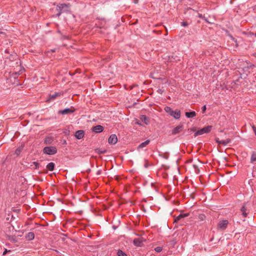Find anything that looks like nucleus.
<instances>
[{
  "label": "nucleus",
  "instance_id": "obj_1",
  "mask_svg": "<svg viewBox=\"0 0 256 256\" xmlns=\"http://www.w3.org/2000/svg\"><path fill=\"white\" fill-rule=\"evenodd\" d=\"M164 110L169 115L176 120L179 119L180 117V111L178 110H173L170 107L167 106L164 108Z\"/></svg>",
  "mask_w": 256,
  "mask_h": 256
},
{
  "label": "nucleus",
  "instance_id": "obj_2",
  "mask_svg": "<svg viewBox=\"0 0 256 256\" xmlns=\"http://www.w3.org/2000/svg\"><path fill=\"white\" fill-rule=\"evenodd\" d=\"M212 126H205L200 130L196 132L194 134V136H196L198 135L203 134H206L210 132L212 130Z\"/></svg>",
  "mask_w": 256,
  "mask_h": 256
},
{
  "label": "nucleus",
  "instance_id": "obj_3",
  "mask_svg": "<svg viewBox=\"0 0 256 256\" xmlns=\"http://www.w3.org/2000/svg\"><path fill=\"white\" fill-rule=\"evenodd\" d=\"M44 152L48 155H52L57 152V149L55 146H46L44 148Z\"/></svg>",
  "mask_w": 256,
  "mask_h": 256
},
{
  "label": "nucleus",
  "instance_id": "obj_4",
  "mask_svg": "<svg viewBox=\"0 0 256 256\" xmlns=\"http://www.w3.org/2000/svg\"><path fill=\"white\" fill-rule=\"evenodd\" d=\"M70 6V4H59L57 6V10H59L60 12L57 14V16H59L62 12H66L68 10V8Z\"/></svg>",
  "mask_w": 256,
  "mask_h": 256
},
{
  "label": "nucleus",
  "instance_id": "obj_5",
  "mask_svg": "<svg viewBox=\"0 0 256 256\" xmlns=\"http://www.w3.org/2000/svg\"><path fill=\"white\" fill-rule=\"evenodd\" d=\"M248 205V202L244 203L240 209L242 215L244 218L247 216L248 213L249 209Z\"/></svg>",
  "mask_w": 256,
  "mask_h": 256
},
{
  "label": "nucleus",
  "instance_id": "obj_6",
  "mask_svg": "<svg viewBox=\"0 0 256 256\" xmlns=\"http://www.w3.org/2000/svg\"><path fill=\"white\" fill-rule=\"evenodd\" d=\"M228 221L227 220H220L218 223V226L221 230H225L228 225Z\"/></svg>",
  "mask_w": 256,
  "mask_h": 256
},
{
  "label": "nucleus",
  "instance_id": "obj_7",
  "mask_svg": "<svg viewBox=\"0 0 256 256\" xmlns=\"http://www.w3.org/2000/svg\"><path fill=\"white\" fill-rule=\"evenodd\" d=\"M75 110L74 108H66L62 110H60L58 112V114H72L74 112Z\"/></svg>",
  "mask_w": 256,
  "mask_h": 256
},
{
  "label": "nucleus",
  "instance_id": "obj_8",
  "mask_svg": "<svg viewBox=\"0 0 256 256\" xmlns=\"http://www.w3.org/2000/svg\"><path fill=\"white\" fill-rule=\"evenodd\" d=\"M146 240L142 238H138L134 240V244L136 246H141L142 245L143 242Z\"/></svg>",
  "mask_w": 256,
  "mask_h": 256
},
{
  "label": "nucleus",
  "instance_id": "obj_9",
  "mask_svg": "<svg viewBox=\"0 0 256 256\" xmlns=\"http://www.w3.org/2000/svg\"><path fill=\"white\" fill-rule=\"evenodd\" d=\"M108 142L110 144H116L118 142V138L116 136V134L110 135L108 138Z\"/></svg>",
  "mask_w": 256,
  "mask_h": 256
},
{
  "label": "nucleus",
  "instance_id": "obj_10",
  "mask_svg": "<svg viewBox=\"0 0 256 256\" xmlns=\"http://www.w3.org/2000/svg\"><path fill=\"white\" fill-rule=\"evenodd\" d=\"M84 132L83 130H78L76 132L74 136L76 138L80 140L84 138Z\"/></svg>",
  "mask_w": 256,
  "mask_h": 256
},
{
  "label": "nucleus",
  "instance_id": "obj_11",
  "mask_svg": "<svg viewBox=\"0 0 256 256\" xmlns=\"http://www.w3.org/2000/svg\"><path fill=\"white\" fill-rule=\"evenodd\" d=\"M183 129L182 125H179L174 128L172 131V134L174 135L178 134Z\"/></svg>",
  "mask_w": 256,
  "mask_h": 256
},
{
  "label": "nucleus",
  "instance_id": "obj_12",
  "mask_svg": "<svg viewBox=\"0 0 256 256\" xmlns=\"http://www.w3.org/2000/svg\"><path fill=\"white\" fill-rule=\"evenodd\" d=\"M92 130L96 133H100L104 130V127L101 125H98L94 126Z\"/></svg>",
  "mask_w": 256,
  "mask_h": 256
},
{
  "label": "nucleus",
  "instance_id": "obj_13",
  "mask_svg": "<svg viewBox=\"0 0 256 256\" xmlns=\"http://www.w3.org/2000/svg\"><path fill=\"white\" fill-rule=\"evenodd\" d=\"M216 142L218 143V144H221L224 146H226L227 144H228L230 140L229 138L224 140H220L218 138H216Z\"/></svg>",
  "mask_w": 256,
  "mask_h": 256
},
{
  "label": "nucleus",
  "instance_id": "obj_14",
  "mask_svg": "<svg viewBox=\"0 0 256 256\" xmlns=\"http://www.w3.org/2000/svg\"><path fill=\"white\" fill-rule=\"evenodd\" d=\"M140 120L144 122L146 125H148L150 123L149 118L145 115H141L140 117Z\"/></svg>",
  "mask_w": 256,
  "mask_h": 256
},
{
  "label": "nucleus",
  "instance_id": "obj_15",
  "mask_svg": "<svg viewBox=\"0 0 256 256\" xmlns=\"http://www.w3.org/2000/svg\"><path fill=\"white\" fill-rule=\"evenodd\" d=\"M62 95V93L61 92H55L54 94H52V95H50V98L48 100V101H50V100H54L56 98H57L58 96H60Z\"/></svg>",
  "mask_w": 256,
  "mask_h": 256
},
{
  "label": "nucleus",
  "instance_id": "obj_16",
  "mask_svg": "<svg viewBox=\"0 0 256 256\" xmlns=\"http://www.w3.org/2000/svg\"><path fill=\"white\" fill-rule=\"evenodd\" d=\"M150 142V140H146L145 142L141 143L138 146V149L140 150V149H141V148H142L146 147V146H148Z\"/></svg>",
  "mask_w": 256,
  "mask_h": 256
},
{
  "label": "nucleus",
  "instance_id": "obj_17",
  "mask_svg": "<svg viewBox=\"0 0 256 256\" xmlns=\"http://www.w3.org/2000/svg\"><path fill=\"white\" fill-rule=\"evenodd\" d=\"M188 216H189V214L188 213H186V214H180L178 216L175 218L174 222H177L178 220H180L181 218H185V217H187Z\"/></svg>",
  "mask_w": 256,
  "mask_h": 256
},
{
  "label": "nucleus",
  "instance_id": "obj_18",
  "mask_svg": "<svg viewBox=\"0 0 256 256\" xmlns=\"http://www.w3.org/2000/svg\"><path fill=\"white\" fill-rule=\"evenodd\" d=\"M34 238V234L32 232H29L26 236V238L28 240H32Z\"/></svg>",
  "mask_w": 256,
  "mask_h": 256
},
{
  "label": "nucleus",
  "instance_id": "obj_19",
  "mask_svg": "<svg viewBox=\"0 0 256 256\" xmlns=\"http://www.w3.org/2000/svg\"><path fill=\"white\" fill-rule=\"evenodd\" d=\"M54 140V138L52 136H47L44 140V143L46 144H51Z\"/></svg>",
  "mask_w": 256,
  "mask_h": 256
},
{
  "label": "nucleus",
  "instance_id": "obj_20",
  "mask_svg": "<svg viewBox=\"0 0 256 256\" xmlns=\"http://www.w3.org/2000/svg\"><path fill=\"white\" fill-rule=\"evenodd\" d=\"M196 116V113L194 111L186 112V116L188 118H193V117L195 116Z\"/></svg>",
  "mask_w": 256,
  "mask_h": 256
},
{
  "label": "nucleus",
  "instance_id": "obj_21",
  "mask_svg": "<svg viewBox=\"0 0 256 256\" xmlns=\"http://www.w3.org/2000/svg\"><path fill=\"white\" fill-rule=\"evenodd\" d=\"M54 166H55V164L54 162H51L47 164L46 168L49 170L52 171L54 170Z\"/></svg>",
  "mask_w": 256,
  "mask_h": 256
},
{
  "label": "nucleus",
  "instance_id": "obj_22",
  "mask_svg": "<svg viewBox=\"0 0 256 256\" xmlns=\"http://www.w3.org/2000/svg\"><path fill=\"white\" fill-rule=\"evenodd\" d=\"M23 147L24 146H21L17 148L15 151L16 154L17 156H18L20 154L23 148Z\"/></svg>",
  "mask_w": 256,
  "mask_h": 256
},
{
  "label": "nucleus",
  "instance_id": "obj_23",
  "mask_svg": "<svg viewBox=\"0 0 256 256\" xmlns=\"http://www.w3.org/2000/svg\"><path fill=\"white\" fill-rule=\"evenodd\" d=\"M255 161H256V152H253L251 156L250 162H253Z\"/></svg>",
  "mask_w": 256,
  "mask_h": 256
},
{
  "label": "nucleus",
  "instance_id": "obj_24",
  "mask_svg": "<svg viewBox=\"0 0 256 256\" xmlns=\"http://www.w3.org/2000/svg\"><path fill=\"white\" fill-rule=\"evenodd\" d=\"M118 256H126V254L122 250H119L117 252Z\"/></svg>",
  "mask_w": 256,
  "mask_h": 256
},
{
  "label": "nucleus",
  "instance_id": "obj_25",
  "mask_svg": "<svg viewBox=\"0 0 256 256\" xmlns=\"http://www.w3.org/2000/svg\"><path fill=\"white\" fill-rule=\"evenodd\" d=\"M206 218V216L204 214H200L198 216V219L202 221L204 220Z\"/></svg>",
  "mask_w": 256,
  "mask_h": 256
},
{
  "label": "nucleus",
  "instance_id": "obj_26",
  "mask_svg": "<svg viewBox=\"0 0 256 256\" xmlns=\"http://www.w3.org/2000/svg\"><path fill=\"white\" fill-rule=\"evenodd\" d=\"M32 164L34 166V169H37L39 168L40 164L38 162H34Z\"/></svg>",
  "mask_w": 256,
  "mask_h": 256
},
{
  "label": "nucleus",
  "instance_id": "obj_27",
  "mask_svg": "<svg viewBox=\"0 0 256 256\" xmlns=\"http://www.w3.org/2000/svg\"><path fill=\"white\" fill-rule=\"evenodd\" d=\"M162 250V248L161 246H158L154 248L155 251L158 252H160Z\"/></svg>",
  "mask_w": 256,
  "mask_h": 256
},
{
  "label": "nucleus",
  "instance_id": "obj_28",
  "mask_svg": "<svg viewBox=\"0 0 256 256\" xmlns=\"http://www.w3.org/2000/svg\"><path fill=\"white\" fill-rule=\"evenodd\" d=\"M181 25H182V26L185 27V26H188V22H182V23H181Z\"/></svg>",
  "mask_w": 256,
  "mask_h": 256
},
{
  "label": "nucleus",
  "instance_id": "obj_29",
  "mask_svg": "<svg viewBox=\"0 0 256 256\" xmlns=\"http://www.w3.org/2000/svg\"><path fill=\"white\" fill-rule=\"evenodd\" d=\"M202 113L204 114L206 110V105H204L202 108Z\"/></svg>",
  "mask_w": 256,
  "mask_h": 256
},
{
  "label": "nucleus",
  "instance_id": "obj_30",
  "mask_svg": "<svg viewBox=\"0 0 256 256\" xmlns=\"http://www.w3.org/2000/svg\"><path fill=\"white\" fill-rule=\"evenodd\" d=\"M136 124H138V125H140V126L142 125L141 124V123L140 122V120H136Z\"/></svg>",
  "mask_w": 256,
  "mask_h": 256
},
{
  "label": "nucleus",
  "instance_id": "obj_31",
  "mask_svg": "<svg viewBox=\"0 0 256 256\" xmlns=\"http://www.w3.org/2000/svg\"><path fill=\"white\" fill-rule=\"evenodd\" d=\"M5 36L6 34L3 32H0V36Z\"/></svg>",
  "mask_w": 256,
  "mask_h": 256
},
{
  "label": "nucleus",
  "instance_id": "obj_32",
  "mask_svg": "<svg viewBox=\"0 0 256 256\" xmlns=\"http://www.w3.org/2000/svg\"><path fill=\"white\" fill-rule=\"evenodd\" d=\"M198 17L202 18H204L202 14H198Z\"/></svg>",
  "mask_w": 256,
  "mask_h": 256
},
{
  "label": "nucleus",
  "instance_id": "obj_33",
  "mask_svg": "<svg viewBox=\"0 0 256 256\" xmlns=\"http://www.w3.org/2000/svg\"><path fill=\"white\" fill-rule=\"evenodd\" d=\"M134 2L135 4H137L138 2V0H134Z\"/></svg>",
  "mask_w": 256,
  "mask_h": 256
},
{
  "label": "nucleus",
  "instance_id": "obj_34",
  "mask_svg": "<svg viewBox=\"0 0 256 256\" xmlns=\"http://www.w3.org/2000/svg\"><path fill=\"white\" fill-rule=\"evenodd\" d=\"M204 20H206V22H208V21L207 20H206V18H204Z\"/></svg>",
  "mask_w": 256,
  "mask_h": 256
}]
</instances>
